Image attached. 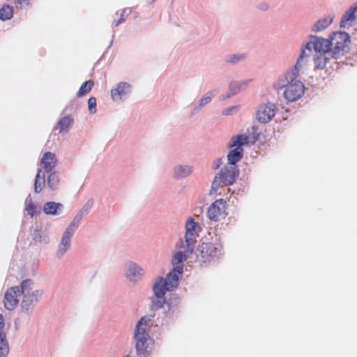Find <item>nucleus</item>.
I'll return each instance as SVG.
<instances>
[{"mask_svg":"<svg viewBox=\"0 0 357 357\" xmlns=\"http://www.w3.org/2000/svg\"><path fill=\"white\" fill-rule=\"evenodd\" d=\"M167 291H163V293L160 294H157L156 291H153L155 298H151L150 305H149V309H150L151 312L158 311L164 307L165 303H166L165 294H166Z\"/></svg>","mask_w":357,"mask_h":357,"instance_id":"cd10ccee","label":"nucleus"},{"mask_svg":"<svg viewBox=\"0 0 357 357\" xmlns=\"http://www.w3.org/2000/svg\"><path fill=\"white\" fill-rule=\"evenodd\" d=\"M93 204V199H89L86 201V204L83 205L82 208L78 211V214H87L91 209L92 205Z\"/></svg>","mask_w":357,"mask_h":357,"instance_id":"79ce46f5","label":"nucleus"},{"mask_svg":"<svg viewBox=\"0 0 357 357\" xmlns=\"http://www.w3.org/2000/svg\"><path fill=\"white\" fill-rule=\"evenodd\" d=\"M182 275V266H172L170 272L167 273V277L158 276L155 278V283L152 284V291H157L158 294H162L163 291H172L179 284V280H181Z\"/></svg>","mask_w":357,"mask_h":357,"instance_id":"f03ea898","label":"nucleus"},{"mask_svg":"<svg viewBox=\"0 0 357 357\" xmlns=\"http://www.w3.org/2000/svg\"><path fill=\"white\" fill-rule=\"evenodd\" d=\"M40 164H42V169L44 172H51V171L54 169L55 165L56 164V158H55L54 153L51 151H46V153L43 155L42 159H40Z\"/></svg>","mask_w":357,"mask_h":357,"instance_id":"b1692460","label":"nucleus"},{"mask_svg":"<svg viewBox=\"0 0 357 357\" xmlns=\"http://www.w3.org/2000/svg\"><path fill=\"white\" fill-rule=\"evenodd\" d=\"M193 167L189 165H176L172 167V178L178 181L191 176Z\"/></svg>","mask_w":357,"mask_h":357,"instance_id":"412c9836","label":"nucleus"},{"mask_svg":"<svg viewBox=\"0 0 357 357\" xmlns=\"http://www.w3.org/2000/svg\"><path fill=\"white\" fill-rule=\"evenodd\" d=\"M250 138L248 135L240 134L233 135L231 138V142L227 144V149H232L235 148H241L244 145H248L250 143Z\"/></svg>","mask_w":357,"mask_h":357,"instance_id":"bb28decb","label":"nucleus"},{"mask_svg":"<svg viewBox=\"0 0 357 357\" xmlns=\"http://www.w3.org/2000/svg\"><path fill=\"white\" fill-rule=\"evenodd\" d=\"M14 4L18 9H22L29 4V0H14Z\"/></svg>","mask_w":357,"mask_h":357,"instance_id":"a18cd8bd","label":"nucleus"},{"mask_svg":"<svg viewBox=\"0 0 357 357\" xmlns=\"http://www.w3.org/2000/svg\"><path fill=\"white\" fill-rule=\"evenodd\" d=\"M63 206L61 203L54 201L47 202L43 205V213L46 215L58 216L61 213Z\"/></svg>","mask_w":357,"mask_h":357,"instance_id":"393cba45","label":"nucleus"},{"mask_svg":"<svg viewBox=\"0 0 357 357\" xmlns=\"http://www.w3.org/2000/svg\"><path fill=\"white\" fill-rule=\"evenodd\" d=\"M153 318L154 314H147L140 318L139 321L135 324V331H146V328L151 325Z\"/></svg>","mask_w":357,"mask_h":357,"instance_id":"c9c22d12","label":"nucleus"},{"mask_svg":"<svg viewBox=\"0 0 357 357\" xmlns=\"http://www.w3.org/2000/svg\"><path fill=\"white\" fill-rule=\"evenodd\" d=\"M269 7L270 6H268V3L266 2L260 3H258V5H257V9H258L262 12H266V11L268 10Z\"/></svg>","mask_w":357,"mask_h":357,"instance_id":"de8ad7c7","label":"nucleus"},{"mask_svg":"<svg viewBox=\"0 0 357 357\" xmlns=\"http://www.w3.org/2000/svg\"><path fill=\"white\" fill-rule=\"evenodd\" d=\"M73 124V118L70 115H66L59 119L57 122V126L59 127V133L68 132Z\"/></svg>","mask_w":357,"mask_h":357,"instance_id":"f704fd0d","label":"nucleus"},{"mask_svg":"<svg viewBox=\"0 0 357 357\" xmlns=\"http://www.w3.org/2000/svg\"><path fill=\"white\" fill-rule=\"evenodd\" d=\"M321 42L330 47L331 43H351V36L344 31H335L329 35L328 38H324V40Z\"/></svg>","mask_w":357,"mask_h":357,"instance_id":"6ab92c4d","label":"nucleus"},{"mask_svg":"<svg viewBox=\"0 0 357 357\" xmlns=\"http://www.w3.org/2000/svg\"><path fill=\"white\" fill-rule=\"evenodd\" d=\"M299 73L285 72L277 78L276 82H273V88L276 91L284 89L283 91V98L285 100L293 102L302 98L304 94V84L298 79Z\"/></svg>","mask_w":357,"mask_h":357,"instance_id":"f257e3e1","label":"nucleus"},{"mask_svg":"<svg viewBox=\"0 0 357 357\" xmlns=\"http://www.w3.org/2000/svg\"><path fill=\"white\" fill-rule=\"evenodd\" d=\"M251 134H250V138H251V144H253L257 142V140L259 139V132H257V126H252L251 127Z\"/></svg>","mask_w":357,"mask_h":357,"instance_id":"37998d69","label":"nucleus"},{"mask_svg":"<svg viewBox=\"0 0 357 357\" xmlns=\"http://www.w3.org/2000/svg\"><path fill=\"white\" fill-rule=\"evenodd\" d=\"M248 57V53L228 54L227 55L225 56L224 61L227 64L236 66L245 61Z\"/></svg>","mask_w":357,"mask_h":357,"instance_id":"7c9ffc66","label":"nucleus"},{"mask_svg":"<svg viewBox=\"0 0 357 357\" xmlns=\"http://www.w3.org/2000/svg\"><path fill=\"white\" fill-rule=\"evenodd\" d=\"M21 293L18 291V287H12L7 289L5 293V308L7 310H14L18 303L17 297Z\"/></svg>","mask_w":357,"mask_h":357,"instance_id":"a211bd4d","label":"nucleus"},{"mask_svg":"<svg viewBox=\"0 0 357 357\" xmlns=\"http://www.w3.org/2000/svg\"><path fill=\"white\" fill-rule=\"evenodd\" d=\"M310 53L311 52L307 50H301V54H300V56L297 58L295 65L285 72L299 73L302 67L305 65L306 60L310 57Z\"/></svg>","mask_w":357,"mask_h":357,"instance_id":"c85d7f7f","label":"nucleus"},{"mask_svg":"<svg viewBox=\"0 0 357 357\" xmlns=\"http://www.w3.org/2000/svg\"><path fill=\"white\" fill-rule=\"evenodd\" d=\"M86 215V214L84 213H76V215H75L74 219H73V220H82L83 216Z\"/></svg>","mask_w":357,"mask_h":357,"instance_id":"3c124183","label":"nucleus"},{"mask_svg":"<svg viewBox=\"0 0 357 357\" xmlns=\"http://www.w3.org/2000/svg\"><path fill=\"white\" fill-rule=\"evenodd\" d=\"M135 351L141 357H147L151 355V349L148 347L149 335L147 331H135Z\"/></svg>","mask_w":357,"mask_h":357,"instance_id":"9d476101","label":"nucleus"},{"mask_svg":"<svg viewBox=\"0 0 357 357\" xmlns=\"http://www.w3.org/2000/svg\"><path fill=\"white\" fill-rule=\"evenodd\" d=\"M317 54H319L314 56V66H315V69L322 70L329 61L330 56L328 53Z\"/></svg>","mask_w":357,"mask_h":357,"instance_id":"473e14b6","label":"nucleus"},{"mask_svg":"<svg viewBox=\"0 0 357 357\" xmlns=\"http://www.w3.org/2000/svg\"><path fill=\"white\" fill-rule=\"evenodd\" d=\"M123 357H130V356H128V355H126V356H123Z\"/></svg>","mask_w":357,"mask_h":357,"instance_id":"864d4df0","label":"nucleus"},{"mask_svg":"<svg viewBox=\"0 0 357 357\" xmlns=\"http://www.w3.org/2000/svg\"><path fill=\"white\" fill-rule=\"evenodd\" d=\"M275 114V104L267 102L258 106L256 111L257 121L261 123H267Z\"/></svg>","mask_w":357,"mask_h":357,"instance_id":"9b49d317","label":"nucleus"},{"mask_svg":"<svg viewBox=\"0 0 357 357\" xmlns=\"http://www.w3.org/2000/svg\"><path fill=\"white\" fill-rule=\"evenodd\" d=\"M4 327V321H3V316L0 314V357H6L9 354V344L6 340V335L2 331Z\"/></svg>","mask_w":357,"mask_h":357,"instance_id":"a878e982","label":"nucleus"},{"mask_svg":"<svg viewBox=\"0 0 357 357\" xmlns=\"http://www.w3.org/2000/svg\"><path fill=\"white\" fill-rule=\"evenodd\" d=\"M34 282L32 280L25 279L21 281L20 286H17L19 287V291H20L21 294H31V289L33 288V285Z\"/></svg>","mask_w":357,"mask_h":357,"instance_id":"4c0bfd02","label":"nucleus"},{"mask_svg":"<svg viewBox=\"0 0 357 357\" xmlns=\"http://www.w3.org/2000/svg\"><path fill=\"white\" fill-rule=\"evenodd\" d=\"M216 89H212L204 93V96L199 98V102H197L195 105L192 106V109H191L190 111V116H193L198 114L202 109L204 108L206 105L211 102V100L216 96Z\"/></svg>","mask_w":357,"mask_h":357,"instance_id":"aec40b11","label":"nucleus"},{"mask_svg":"<svg viewBox=\"0 0 357 357\" xmlns=\"http://www.w3.org/2000/svg\"><path fill=\"white\" fill-rule=\"evenodd\" d=\"M196 260L202 264H208L215 258L223 255V248L220 243H202L194 248Z\"/></svg>","mask_w":357,"mask_h":357,"instance_id":"7ed1b4c3","label":"nucleus"},{"mask_svg":"<svg viewBox=\"0 0 357 357\" xmlns=\"http://www.w3.org/2000/svg\"><path fill=\"white\" fill-rule=\"evenodd\" d=\"M14 15V10L13 6L10 4L5 3L0 8V20L2 22L10 20Z\"/></svg>","mask_w":357,"mask_h":357,"instance_id":"e433bc0d","label":"nucleus"},{"mask_svg":"<svg viewBox=\"0 0 357 357\" xmlns=\"http://www.w3.org/2000/svg\"><path fill=\"white\" fill-rule=\"evenodd\" d=\"M132 85L128 82H120L115 84L114 88L110 90V98L115 102H120L127 100L132 93Z\"/></svg>","mask_w":357,"mask_h":357,"instance_id":"1a4fd4ad","label":"nucleus"},{"mask_svg":"<svg viewBox=\"0 0 357 357\" xmlns=\"http://www.w3.org/2000/svg\"><path fill=\"white\" fill-rule=\"evenodd\" d=\"M226 215L225 201L224 199L214 201V202L208 207L207 218L213 222H218L220 218H225Z\"/></svg>","mask_w":357,"mask_h":357,"instance_id":"f8f14e48","label":"nucleus"},{"mask_svg":"<svg viewBox=\"0 0 357 357\" xmlns=\"http://www.w3.org/2000/svg\"><path fill=\"white\" fill-rule=\"evenodd\" d=\"M356 16L357 6H351L342 16V20H340V22H339L340 28H344L346 27L347 23L354 22L356 19Z\"/></svg>","mask_w":357,"mask_h":357,"instance_id":"2f4dec72","label":"nucleus"},{"mask_svg":"<svg viewBox=\"0 0 357 357\" xmlns=\"http://www.w3.org/2000/svg\"><path fill=\"white\" fill-rule=\"evenodd\" d=\"M130 13V8H123V11H121V14H120V18L117 21L113 22L112 23V26L113 27H117L121 24L123 23L124 21H126V17L128 16Z\"/></svg>","mask_w":357,"mask_h":357,"instance_id":"a19ab883","label":"nucleus"},{"mask_svg":"<svg viewBox=\"0 0 357 357\" xmlns=\"http://www.w3.org/2000/svg\"><path fill=\"white\" fill-rule=\"evenodd\" d=\"M243 157V149L242 148H235L231 149L227 153L228 165L226 166H237L236 163Z\"/></svg>","mask_w":357,"mask_h":357,"instance_id":"c756f323","label":"nucleus"},{"mask_svg":"<svg viewBox=\"0 0 357 357\" xmlns=\"http://www.w3.org/2000/svg\"><path fill=\"white\" fill-rule=\"evenodd\" d=\"M31 237L34 243L38 245H47L50 243L48 229L42 224H36L31 229Z\"/></svg>","mask_w":357,"mask_h":357,"instance_id":"2eb2a0df","label":"nucleus"},{"mask_svg":"<svg viewBox=\"0 0 357 357\" xmlns=\"http://www.w3.org/2000/svg\"><path fill=\"white\" fill-rule=\"evenodd\" d=\"M238 167L237 166H226L221 168L220 172L216 174L213 179L211 186V195L216 193L221 185L229 186L233 185L238 177Z\"/></svg>","mask_w":357,"mask_h":357,"instance_id":"20e7f679","label":"nucleus"},{"mask_svg":"<svg viewBox=\"0 0 357 357\" xmlns=\"http://www.w3.org/2000/svg\"><path fill=\"white\" fill-rule=\"evenodd\" d=\"M323 38L315 35L310 36V41L302 45L301 50H307L311 52L313 50L317 54H326L329 51V47L322 43Z\"/></svg>","mask_w":357,"mask_h":357,"instance_id":"ddd939ff","label":"nucleus"},{"mask_svg":"<svg viewBox=\"0 0 357 357\" xmlns=\"http://www.w3.org/2000/svg\"><path fill=\"white\" fill-rule=\"evenodd\" d=\"M199 231V225L195 222L192 218H188L185 222V234L184 238H180L176 244L178 247H183V244L193 245L196 243V238L198 237Z\"/></svg>","mask_w":357,"mask_h":357,"instance_id":"0eeeda50","label":"nucleus"},{"mask_svg":"<svg viewBox=\"0 0 357 357\" xmlns=\"http://www.w3.org/2000/svg\"><path fill=\"white\" fill-rule=\"evenodd\" d=\"M181 302V298L176 294H172L170 295V297L167 298V315L169 317H173L179 313V303Z\"/></svg>","mask_w":357,"mask_h":357,"instance_id":"4be33fe9","label":"nucleus"},{"mask_svg":"<svg viewBox=\"0 0 357 357\" xmlns=\"http://www.w3.org/2000/svg\"><path fill=\"white\" fill-rule=\"evenodd\" d=\"M25 210L31 218L36 215V206L31 202L30 195L25 199Z\"/></svg>","mask_w":357,"mask_h":357,"instance_id":"ea45409f","label":"nucleus"},{"mask_svg":"<svg viewBox=\"0 0 357 357\" xmlns=\"http://www.w3.org/2000/svg\"><path fill=\"white\" fill-rule=\"evenodd\" d=\"M334 17L335 15L333 13H330L328 15L317 20V21L314 23L313 26H312V29L310 30L314 33H319L326 30V29L329 27V26L333 23Z\"/></svg>","mask_w":357,"mask_h":357,"instance_id":"5701e85b","label":"nucleus"},{"mask_svg":"<svg viewBox=\"0 0 357 357\" xmlns=\"http://www.w3.org/2000/svg\"><path fill=\"white\" fill-rule=\"evenodd\" d=\"M59 178L58 174L55 172H46L43 169H39L34 178V192L39 194L43 191V188L46 185L51 190L56 189L58 187Z\"/></svg>","mask_w":357,"mask_h":357,"instance_id":"39448f33","label":"nucleus"},{"mask_svg":"<svg viewBox=\"0 0 357 357\" xmlns=\"http://www.w3.org/2000/svg\"><path fill=\"white\" fill-rule=\"evenodd\" d=\"M236 109H237L236 106H230L229 107L224 109V110H222V112H221V114H222V115H224V116L231 115L236 112Z\"/></svg>","mask_w":357,"mask_h":357,"instance_id":"49530a36","label":"nucleus"},{"mask_svg":"<svg viewBox=\"0 0 357 357\" xmlns=\"http://www.w3.org/2000/svg\"><path fill=\"white\" fill-rule=\"evenodd\" d=\"M250 82V79H245L236 81L233 80L228 84V91L231 93H240L241 90L245 89V87Z\"/></svg>","mask_w":357,"mask_h":357,"instance_id":"72a5a7b5","label":"nucleus"},{"mask_svg":"<svg viewBox=\"0 0 357 357\" xmlns=\"http://www.w3.org/2000/svg\"><path fill=\"white\" fill-rule=\"evenodd\" d=\"M176 248L183 249V251H177L174 256H172V266H182L184 261L193 253V244H183V247H178L176 245Z\"/></svg>","mask_w":357,"mask_h":357,"instance_id":"dca6fc26","label":"nucleus"},{"mask_svg":"<svg viewBox=\"0 0 357 357\" xmlns=\"http://www.w3.org/2000/svg\"><path fill=\"white\" fill-rule=\"evenodd\" d=\"M350 43H351L332 42V46L329 47V50L327 52V54H329L331 59H340L349 52V47H348V45Z\"/></svg>","mask_w":357,"mask_h":357,"instance_id":"f3484780","label":"nucleus"},{"mask_svg":"<svg viewBox=\"0 0 357 357\" xmlns=\"http://www.w3.org/2000/svg\"><path fill=\"white\" fill-rule=\"evenodd\" d=\"M111 45H112V41H110L109 46H108V47H110Z\"/></svg>","mask_w":357,"mask_h":357,"instance_id":"603ef678","label":"nucleus"},{"mask_svg":"<svg viewBox=\"0 0 357 357\" xmlns=\"http://www.w3.org/2000/svg\"><path fill=\"white\" fill-rule=\"evenodd\" d=\"M222 165V159L218 158L215 160H214V167H213V169L214 170H217Z\"/></svg>","mask_w":357,"mask_h":357,"instance_id":"8fccbe9b","label":"nucleus"},{"mask_svg":"<svg viewBox=\"0 0 357 357\" xmlns=\"http://www.w3.org/2000/svg\"><path fill=\"white\" fill-rule=\"evenodd\" d=\"M80 220H73L70 222L69 226L66 227V231L61 235V241L58 244L57 252H56V257L61 258L65 255L70 246V238L73 236L75 230L78 228Z\"/></svg>","mask_w":357,"mask_h":357,"instance_id":"423d86ee","label":"nucleus"},{"mask_svg":"<svg viewBox=\"0 0 357 357\" xmlns=\"http://www.w3.org/2000/svg\"><path fill=\"white\" fill-rule=\"evenodd\" d=\"M43 294L42 289H36L32 291V294H21L20 308L22 313L29 315V312L33 310L34 305L38 303Z\"/></svg>","mask_w":357,"mask_h":357,"instance_id":"6e6552de","label":"nucleus"},{"mask_svg":"<svg viewBox=\"0 0 357 357\" xmlns=\"http://www.w3.org/2000/svg\"><path fill=\"white\" fill-rule=\"evenodd\" d=\"M144 275V269L132 261H128L125 265V278L131 282H137Z\"/></svg>","mask_w":357,"mask_h":357,"instance_id":"4468645a","label":"nucleus"},{"mask_svg":"<svg viewBox=\"0 0 357 357\" xmlns=\"http://www.w3.org/2000/svg\"><path fill=\"white\" fill-rule=\"evenodd\" d=\"M236 94H237V93H234V92H227V93H225L224 95H222V96H221V100H224L229 99L232 96H234Z\"/></svg>","mask_w":357,"mask_h":357,"instance_id":"09e8293b","label":"nucleus"},{"mask_svg":"<svg viewBox=\"0 0 357 357\" xmlns=\"http://www.w3.org/2000/svg\"><path fill=\"white\" fill-rule=\"evenodd\" d=\"M93 86V80H86L83 82L82 84H81V86H79V89H78L77 97H81L90 92Z\"/></svg>","mask_w":357,"mask_h":357,"instance_id":"58836bf2","label":"nucleus"},{"mask_svg":"<svg viewBox=\"0 0 357 357\" xmlns=\"http://www.w3.org/2000/svg\"><path fill=\"white\" fill-rule=\"evenodd\" d=\"M88 110H89V113L91 114L96 113V98L94 97H91L88 99Z\"/></svg>","mask_w":357,"mask_h":357,"instance_id":"c03bdc74","label":"nucleus"}]
</instances>
